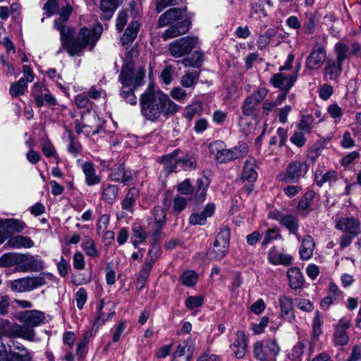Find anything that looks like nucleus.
Here are the masks:
<instances>
[{
	"label": "nucleus",
	"mask_w": 361,
	"mask_h": 361,
	"mask_svg": "<svg viewBox=\"0 0 361 361\" xmlns=\"http://www.w3.org/2000/svg\"><path fill=\"white\" fill-rule=\"evenodd\" d=\"M140 106L142 116L152 122L157 121L161 116H173L180 108L168 94L153 85H149L140 95Z\"/></svg>",
	"instance_id": "1"
},
{
	"label": "nucleus",
	"mask_w": 361,
	"mask_h": 361,
	"mask_svg": "<svg viewBox=\"0 0 361 361\" xmlns=\"http://www.w3.org/2000/svg\"><path fill=\"white\" fill-rule=\"evenodd\" d=\"M54 27L60 32L61 42V48L56 53L59 54L62 51V49H65L71 56L81 55L85 48L92 50L100 38L103 30L99 24L96 25L92 29L82 27L77 38L69 42L68 39L72 35L73 31L68 27L65 24H59V20H55Z\"/></svg>",
	"instance_id": "2"
},
{
	"label": "nucleus",
	"mask_w": 361,
	"mask_h": 361,
	"mask_svg": "<svg viewBox=\"0 0 361 361\" xmlns=\"http://www.w3.org/2000/svg\"><path fill=\"white\" fill-rule=\"evenodd\" d=\"M145 75V69L142 67L135 69L133 63L130 61L122 67L119 75V80L122 84L121 96L130 105L134 106L137 104L134 91L144 84Z\"/></svg>",
	"instance_id": "3"
},
{
	"label": "nucleus",
	"mask_w": 361,
	"mask_h": 361,
	"mask_svg": "<svg viewBox=\"0 0 361 361\" xmlns=\"http://www.w3.org/2000/svg\"><path fill=\"white\" fill-rule=\"evenodd\" d=\"M159 27L169 25L161 34L164 40L176 37L186 33L190 28V23L184 9L171 8L161 14L158 20Z\"/></svg>",
	"instance_id": "4"
},
{
	"label": "nucleus",
	"mask_w": 361,
	"mask_h": 361,
	"mask_svg": "<svg viewBox=\"0 0 361 361\" xmlns=\"http://www.w3.org/2000/svg\"><path fill=\"white\" fill-rule=\"evenodd\" d=\"M104 121L100 118L94 111H87L82 114L80 120L75 121V131L89 137L93 135L104 132Z\"/></svg>",
	"instance_id": "5"
},
{
	"label": "nucleus",
	"mask_w": 361,
	"mask_h": 361,
	"mask_svg": "<svg viewBox=\"0 0 361 361\" xmlns=\"http://www.w3.org/2000/svg\"><path fill=\"white\" fill-rule=\"evenodd\" d=\"M54 279V276L52 274L42 272L36 276H27L11 281L10 287L15 292H29L47 284L49 281H53Z\"/></svg>",
	"instance_id": "6"
},
{
	"label": "nucleus",
	"mask_w": 361,
	"mask_h": 361,
	"mask_svg": "<svg viewBox=\"0 0 361 361\" xmlns=\"http://www.w3.org/2000/svg\"><path fill=\"white\" fill-rule=\"evenodd\" d=\"M280 351L277 341L273 338L257 341L253 347L254 356L258 361H276Z\"/></svg>",
	"instance_id": "7"
},
{
	"label": "nucleus",
	"mask_w": 361,
	"mask_h": 361,
	"mask_svg": "<svg viewBox=\"0 0 361 361\" xmlns=\"http://www.w3.org/2000/svg\"><path fill=\"white\" fill-rule=\"evenodd\" d=\"M177 150L161 157V163L166 170L171 173L173 171H188L196 167L195 159L190 155H185L181 158L178 157Z\"/></svg>",
	"instance_id": "8"
},
{
	"label": "nucleus",
	"mask_w": 361,
	"mask_h": 361,
	"mask_svg": "<svg viewBox=\"0 0 361 361\" xmlns=\"http://www.w3.org/2000/svg\"><path fill=\"white\" fill-rule=\"evenodd\" d=\"M307 164L301 160L291 161L286 167L285 172H281L277 176L279 181L285 183H298L301 177L307 172Z\"/></svg>",
	"instance_id": "9"
},
{
	"label": "nucleus",
	"mask_w": 361,
	"mask_h": 361,
	"mask_svg": "<svg viewBox=\"0 0 361 361\" xmlns=\"http://www.w3.org/2000/svg\"><path fill=\"white\" fill-rule=\"evenodd\" d=\"M199 42L197 37H184L171 42L169 49L171 56L179 58L189 54Z\"/></svg>",
	"instance_id": "10"
},
{
	"label": "nucleus",
	"mask_w": 361,
	"mask_h": 361,
	"mask_svg": "<svg viewBox=\"0 0 361 361\" xmlns=\"http://www.w3.org/2000/svg\"><path fill=\"white\" fill-rule=\"evenodd\" d=\"M44 268V262L28 254H19L16 271L20 272L39 271Z\"/></svg>",
	"instance_id": "11"
},
{
	"label": "nucleus",
	"mask_w": 361,
	"mask_h": 361,
	"mask_svg": "<svg viewBox=\"0 0 361 361\" xmlns=\"http://www.w3.org/2000/svg\"><path fill=\"white\" fill-rule=\"evenodd\" d=\"M34 100L39 106L44 104L55 105L56 99L51 95L49 90L42 85L35 84L32 89Z\"/></svg>",
	"instance_id": "12"
},
{
	"label": "nucleus",
	"mask_w": 361,
	"mask_h": 361,
	"mask_svg": "<svg viewBox=\"0 0 361 361\" xmlns=\"http://www.w3.org/2000/svg\"><path fill=\"white\" fill-rule=\"evenodd\" d=\"M298 70L299 68L294 73L289 75L281 72L276 73L273 75L270 82L274 87L288 92L293 87L298 78Z\"/></svg>",
	"instance_id": "13"
},
{
	"label": "nucleus",
	"mask_w": 361,
	"mask_h": 361,
	"mask_svg": "<svg viewBox=\"0 0 361 361\" xmlns=\"http://www.w3.org/2000/svg\"><path fill=\"white\" fill-rule=\"evenodd\" d=\"M336 228L355 237L360 231V222L357 219L353 217H342L337 221Z\"/></svg>",
	"instance_id": "14"
},
{
	"label": "nucleus",
	"mask_w": 361,
	"mask_h": 361,
	"mask_svg": "<svg viewBox=\"0 0 361 361\" xmlns=\"http://www.w3.org/2000/svg\"><path fill=\"white\" fill-rule=\"evenodd\" d=\"M326 57V54L324 48L317 45L306 59V67L310 70H317L323 65Z\"/></svg>",
	"instance_id": "15"
},
{
	"label": "nucleus",
	"mask_w": 361,
	"mask_h": 361,
	"mask_svg": "<svg viewBox=\"0 0 361 361\" xmlns=\"http://www.w3.org/2000/svg\"><path fill=\"white\" fill-rule=\"evenodd\" d=\"M18 320L20 323L29 326L31 328L41 324L44 320V314L39 310H25L20 313Z\"/></svg>",
	"instance_id": "16"
},
{
	"label": "nucleus",
	"mask_w": 361,
	"mask_h": 361,
	"mask_svg": "<svg viewBox=\"0 0 361 361\" xmlns=\"http://www.w3.org/2000/svg\"><path fill=\"white\" fill-rule=\"evenodd\" d=\"M235 336V339L230 345V348L235 357L240 359L245 355L247 352V336L244 331L240 330L236 332Z\"/></svg>",
	"instance_id": "17"
},
{
	"label": "nucleus",
	"mask_w": 361,
	"mask_h": 361,
	"mask_svg": "<svg viewBox=\"0 0 361 361\" xmlns=\"http://www.w3.org/2000/svg\"><path fill=\"white\" fill-rule=\"evenodd\" d=\"M279 304L280 307V317L292 322L295 317L293 299L286 295H280L279 298Z\"/></svg>",
	"instance_id": "18"
},
{
	"label": "nucleus",
	"mask_w": 361,
	"mask_h": 361,
	"mask_svg": "<svg viewBox=\"0 0 361 361\" xmlns=\"http://www.w3.org/2000/svg\"><path fill=\"white\" fill-rule=\"evenodd\" d=\"M215 211V205L213 203H208L201 212H192L189 217V224L190 225H205L207 219L211 217Z\"/></svg>",
	"instance_id": "19"
},
{
	"label": "nucleus",
	"mask_w": 361,
	"mask_h": 361,
	"mask_svg": "<svg viewBox=\"0 0 361 361\" xmlns=\"http://www.w3.org/2000/svg\"><path fill=\"white\" fill-rule=\"evenodd\" d=\"M293 259L290 255L281 252L275 247L271 248L268 252V260L273 265L288 266L292 264Z\"/></svg>",
	"instance_id": "20"
},
{
	"label": "nucleus",
	"mask_w": 361,
	"mask_h": 361,
	"mask_svg": "<svg viewBox=\"0 0 361 361\" xmlns=\"http://www.w3.org/2000/svg\"><path fill=\"white\" fill-rule=\"evenodd\" d=\"M350 323L348 321L341 319L338 322L335 328L334 342L336 345H344L349 341V337L346 333V330L349 328Z\"/></svg>",
	"instance_id": "21"
},
{
	"label": "nucleus",
	"mask_w": 361,
	"mask_h": 361,
	"mask_svg": "<svg viewBox=\"0 0 361 361\" xmlns=\"http://www.w3.org/2000/svg\"><path fill=\"white\" fill-rule=\"evenodd\" d=\"M257 178L256 161L252 158H249L244 164L240 181L246 180L252 183L256 180Z\"/></svg>",
	"instance_id": "22"
},
{
	"label": "nucleus",
	"mask_w": 361,
	"mask_h": 361,
	"mask_svg": "<svg viewBox=\"0 0 361 361\" xmlns=\"http://www.w3.org/2000/svg\"><path fill=\"white\" fill-rule=\"evenodd\" d=\"M209 151L218 161L221 163L226 162L227 149L223 141L215 140L212 142L209 145Z\"/></svg>",
	"instance_id": "23"
},
{
	"label": "nucleus",
	"mask_w": 361,
	"mask_h": 361,
	"mask_svg": "<svg viewBox=\"0 0 361 361\" xmlns=\"http://www.w3.org/2000/svg\"><path fill=\"white\" fill-rule=\"evenodd\" d=\"M0 361H31V355L24 348L21 353L0 350Z\"/></svg>",
	"instance_id": "24"
},
{
	"label": "nucleus",
	"mask_w": 361,
	"mask_h": 361,
	"mask_svg": "<svg viewBox=\"0 0 361 361\" xmlns=\"http://www.w3.org/2000/svg\"><path fill=\"white\" fill-rule=\"evenodd\" d=\"M343 64L333 60H328L324 70L326 80H336L342 72Z\"/></svg>",
	"instance_id": "25"
},
{
	"label": "nucleus",
	"mask_w": 361,
	"mask_h": 361,
	"mask_svg": "<svg viewBox=\"0 0 361 361\" xmlns=\"http://www.w3.org/2000/svg\"><path fill=\"white\" fill-rule=\"evenodd\" d=\"M11 333L16 337L22 338L28 341H33L35 331L32 328L26 325L14 324L11 328Z\"/></svg>",
	"instance_id": "26"
},
{
	"label": "nucleus",
	"mask_w": 361,
	"mask_h": 361,
	"mask_svg": "<svg viewBox=\"0 0 361 361\" xmlns=\"http://www.w3.org/2000/svg\"><path fill=\"white\" fill-rule=\"evenodd\" d=\"M258 104L256 102H255L252 98L249 97H246L241 107L243 116H241L239 118L238 123L240 126L243 127L247 124L245 116H250L253 115L255 107Z\"/></svg>",
	"instance_id": "27"
},
{
	"label": "nucleus",
	"mask_w": 361,
	"mask_h": 361,
	"mask_svg": "<svg viewBox=\"0 0 361 361\" xmlns=\"http://www.w3.org/2000/svg\"><path fill=\"white\" fill-rule=\"evenodd\" d=\"M280 224L285 227L289 231L290 234L295 235L298 240H300V236L298 233L299 230V222L295 216L286 214V216H284Z\"/></svg>",
	"instance_id": "28"
},
{
	"label": "nucleus",
	"mask_w": 361,
	"mask_h": 361,
	"mask_svg": "<svg viewBox=\"0 0 361 361\" xmlns=\"http://www.w3.org/2000/svg\"><path fill=\"white\" fill-rule=\"evenodd\" d=\"M314 248V239L309 235H305L302 240L300 248V255L301 259L303 260L310 259L312 256Z\"/></svg>",
	"instance_id": "29"
},
{
	"label": "nucleus",
	"mask_w": 361,
	"mask_h": 361,
	"mask_svg": "<svg viewBox=\"0 0 361 361\" xmlns=\"http://www.w3.org/2000/svg\"><path fill=\"white\" fill-rule=\"evenodd\" d=\"M123 0H101L100 8L103 13L102 18L108 20L111 18L115 10Z\"/></svg>",
	"instance_id": "30"
},
{
	"label": "nucleus",
	"mask_w": 361,
	"mask_h": 361,
	"mask_svg": "<svg viewBox=\"0 0 361 361\" xmlns=\"http://www.w3.org/2000/svg\"><path fill=\"white\" fill-rule=\"evenodd\" d=\"M8 245L13 249L31 248L34 247V242L27 236L16 235L8 240Z\"/></svg>",
	"instance_id": "31"
},
{
	"label": "nucleus",
	"mask_w": 361,
	"mask_h": 361,
	"mask_svg": "<svg viewBox=\"0 0 361 361\" xmlns=\"http://www.w3.org/2000/svg\"><path fill=\"white\" fill-rule=\"evenodd\" d=\"M0 227L12 233H19L25 229L26 224L23 221L16 219H0Z\"/></svg>",
	"instance_id": "32"
},
{
	"label": "nucleus",
	"mask_w": 361,
	"mask_h": 361,
	"mask_svg": "<svg viewBox=\"0 0 361 361\" xmlns=\"http://www.w3.org/2000/svg\"><path fill=\"white\" fill-rule=\"evenodd\" d=\"M287 277L292 289L300 288L303 284L304 279L298 268H290L287 271Z\"/></svg>",
	"instance_id": "33"
},
{
	"label": "nucleus",
	"mask_w": 361,
	"mask_h": 361,
	"mask_svg": "<svg viewBox=\"0 0 361 361\" xmlns=\"http://www.w3.org/2000/svg\"><path fill=\"white\" fill-rule=\"evenodd\" d=\"M248 152V147L245 142H239L238 145L226 151V162L245 157Z\"/></svg>",
	"instance_id": "34"
},
{
	"label": "nucleus",
	"mask_w": 361,
	"mask_h": 361,
	"mask_svg": "<svg viewBox=\"0 0 361 361\" xmlns=\"http://www.w3.org/2000/svg\"><path fill=\"white\" fill-rule=\"evenodd\" d=\"M82 171L85 176V182L88 185H94L100 182V178L96 175L94 165L90 162H85Z\"/></svg>",
	"instance_id": "35"
},
{
	"label": "nucleus",
	"mask_w": 361,
	"mask_h": 361,
	"mask_svg": "<svg viewBox=\"0 0 361 361\" xmlns=\"http://www.w3.org/2000/svg\"><path fill=\"white\" fill-rule=\"evenodd\" d=\"M139 27L140 24L137 20H133L129 24L121 39V43L123 46L132 42L135 39L137 35Z\"/></svg>",
	"instance_id": "36"
},
{
	"label": "nucleus",
	"mask_w": 361,
	"mask_h": 361,
	"mask_svg": "<svg viewBox=\"0 0 361 361\" xmlns=\"http://www.w3.org/2000/svg\"><path fill=\"white\" fill-rule=\"evenodd\" d=\"M314 197V192L308 191L299 201L297 209L302 215L306 216L310 212Z\"/></svg>",
	"instance_id": "37"
},
{
	"label": "nucleus",
	"mask_w": 361,
	"mask_h": 361,
	"mask_svg": "<svg viewBox=\"0 0 361 361\" xmlns=\"http://www.w3.org/2000/svg\"><path fill=\"white\" fill-rule=\"evenodd\" d=\"M208 185V180L206 178L203 177L197 179V189L194 197V201L196 204H200L205 200Z\"/></svg>",
	"instance_id": "38"
},
{
	"label": "nucleus",
	"mask_w": 361,
	"mask_h": 361,
	"mask_svg": "<svg viewBox=\"0 0 361 361\" xmlns=\"http://www.w3.org/2000/svg\"><path fill=\"white\" fill-rule=\"evenodd\" d=\"M192 354V347L187 343L180 345L173 355V361H190Z\"/></svg>",
	"instance_id": "39"
},
{
	"label": "nucleus",
	"mask_w": 361,
	"mask_h": 361,
	"mask_svg": "<svg viewBox=\"0 0 361 361\" xmlns=\"http://www.w3.org/2000/svg\"><path fill=\"white\" fill-rule=\"evenodd\" d=\"M110 178L113 181H120L124 184H128L131 180L132 176L127 174L123 165H119L111 171Z\"/></svg>",
	"instance_id": "40"
},
{
	"label": "nucleus",
	"mask_w": 361,
	"mask_h": 361,
	"mask_svg": "<svg viewBox=\"0 0 361 361\" xmlns=\"http://www.w3.org/2000/svg\"><path fill=\"white\" fill-rule=\"evenodd\" d=\"M316 183L322 185L326 182L335 181L337 178V173L335 171H329L323 173L321 170H317L314 173Z\"/></svg>",
	"instance_id": "41"
},
{
	"label": "nucleus",
	"mask_w": 361,
	"mask_h": 361,
	"mask_svg": "<svg viewBox=\"0 0 361 361\" xmlns=\"http://www.w3.org/2000/svg\"><path fill=\"white\" fill-rule=\"evenodd\" d=\"M82 247L85 252V254L89 257L94 258L98 257L99 255L96 243L94 240L90 237L84 238L82 243Z\"/></svg>",
	"instance_id": "42"
},
{
	"label": "nucleus",
	"mask_w": 361,
	"mask_h": 361,
	"mask_svg": "<svg viewBox=\"0 0 361 361\" xmlns=\"http://www.w3.org/2000/svg\"><path fill=\"white\" fill-rule=\"evenodd\" d=\"M137 195L138 190L135 188H131L125 199L122 201V208L126 211L132 212L134 202Z\"/></svg>",
	"instance_id": "43"
},
{
	"label": "nucleus",
	"mask_w": 361,
	"mask_h": 361,
	"mask_svg": "<svg viewBox=\"0 0 361 361\" xmlns=\"http://www.w3.org/2000/svg\"><path fill=\"white\" fill-rule=\"evenodd\" d=\"M152 254V250H150L149 251L148 257L146 259V262L140 271L138 280L140 281L141 282H143L147 279L154 263V259Z\"/></svg>",
	"instance_id": "44"
},
{
	"label": "nucleus",
	"mask_w": 361,
	"mask_h": 361,
	"mask_svg": "<svg viewBox=\"0 0 361 361\" xmlns=\"http://www.w3.org/2000/svg\"><path fill=\"white\" fill-rule=\"evenodd\" d=\"M305 344L303 341L298 342L287 353V359L290 361H301Z\"/></svg>",
	"instance_id": "45"
},
{
	"label": "nucleus",
	"mask_w": 361,
	"mask_h": 361,
	"mask_svg": "<svg viewBox=\"0 0 361 361\" xmlns=\"http://www.w3.org/2000/svg\"><path fill=\"white\" fill-rule=\"evenodd\" d=\"M336 61L343 64V61L350 56V48L344 43L339 42L335 45Z\"/></svg>",
	"instance_id": "46"
},
{
	"label": "nucleus",
	"mask_w": 361,
	"mask_h": 361,
	"mask_svg": "<svg viewBox=\"0 0 361 361\" xmlns=\"http://www.w3.org/2000/svg\"><path fill=\"white\" fill-rule=\"evenodd\" d=\"M147 234L145 231L140 226H135L133 228V235L131 241L135 247L145 242Z\"/></svg>",
	"instance_id": "47"
},
{
	"label": "nucleus",
	"mask_w": 361,
	"mask_h": 361,
	"mask_svg": "<svg viewBox=\"0 0 361 361\" xmlns=\"http://www.w3.org/2000/svg\"><path fill=\"white\" fill-rule=\"evenodd\" d=\"M118 188L114 185H103L102 199L109 203L113 202L117 197Z\"/></svg>",
	"instance_id": "48"
},
{
	"label": "nucleus",
	"mask_w": 361,
	"mask_h": 361,
	"mask_svg": "<svg viewBox=\"0 0 361 361\" xmlns=\"http://www.w3.org/2000/svg\"><path fill=\"white\" fill-rule=\"evenodd\" d=\"M18 255L19 254L18 253H6L0 257V267H9L16 266L18 267Z\"/></svg>",
	"instance_id": "49"
},
{
	"label": "nucleus",
	"mask_w": 361,
	"mask_h": 361,
	"mask_svg": "<svg viewBox=\"0 0 361 361\" xmlns=\"http://www.w3.org/2000/svg\"><path fill=\"white\" fill-rule=\"evenodd\" d=\"M227 249L228 247L224 245L222 247L221 244H216L214 242L213 247L208 252V256L212 259H221L226 255Z\"/></svg>",
	"instance_id": "50"
},
{
	"label": "nucleus",
	"mask_w": 361,
	"mask_h": 361,
	"mask_svg": "<svg viewBox=\"0 0 361 361\" xmlns=\"http://www.w3.org/2000/svg\"><path fill=\"white\" fill-rule=\"evenodd\" d=\"M202 111V104L199 102H194L185 108L184 116L188 120L191 121L196 115L200 114Z\"/></svg>",
	"instance_id": "51"
},
{
	"label": "nucleus",
	"mask_w": 361,
	"mask_h": 361,
	"mask_svg": "<svg viewBox=\"0 0 361 361\" xmlns=\"http://www.w3.org/2000/svg\"><path fill=\"white\" fill-rule=\"evenodd\" d=\"M154 219L155 221L156 229H161L166 222L165 211L160 207H155L154 209Z\"/></svg>",
	"instance_id": "52"
},
{
	"label": "nucleus",
	"mask_w": 361,
	"mask_h": 361,
	"mask_svg": "<svg viewBox=\"0 0 361 361\" xmlns=\"http://www.w3.org/2000/svg\"><path fill=\"white\" fill-rule=\"evenodd\" d=\"M67 149L69 153L76 157L82 150V146L78 140L75 139L72 134H69L68 137Z\"/></svg>",
	"instance_id": "53"
},
{
	"label": "nucleus",
	"mask_w": 361,
	"mask_h": 361,
	"mask_svg": "<svg viewBox=\"0 0 361 361\" xmlns=\"http://www.w3.org/2000/svg\"><path fill=\"white\" fill-rule=\"evenodd\" d=\"M277 135L271 137L269 144L276 145L279 144L280 147L285 145L287 140V130L283 128H279L276 132Z\"/></svg>",
	"instance_id": "54"
},
{
	"label": "nucleus",
	"mask_w": 361,
	"mask_h": 361,
	"mask_svg": "<svg viewBox=\"0 0 361 361\" xmlns=\"http://www.w3.org/2000/svg\"><path fill=\"white\" fill-rule=\"evenodd\" d=\"M27 88V82L24 79H20L16 83L11 85L10 94L12 96H18L23 94Z\"/></svg>",
	"instance_id": "55"
},
{
	"label": "nucleus",
	"mask_w": 361,
	"mask_h": 361,
	"mask_svg": "<svg viewBox=\"0 0 361 361\" xmlns=\"http://www.w3.org/2000/svg\"><path fill=\"white\" fill-rule=\"evenodd\" d=\"M229 240L230 231L228 228L224 227L221 228L214 242L216 243V244H221L222 247L224 245L228 247Z\"/></svg>",
	"instance_id": "56"
},
{
	"label": "nucleus",
	"mask_w": 361,
	"mask_h": 361,
	"mask_svg": "<svg viewBox=\"0 0 361 361\" xmlns=\"http://www.w3.org/2000/svg\"><path fill=\"white\" fill-rule=\"evenodd\" d=\"M281 238V235L280 234L279 228H275L268 229L265 232L262 244V245H267L271 240H279Z\"/></svg>",
	"instance_id": "57"
},
{
	"label": "nucleus",
	"mask_w": 361,
	"mask_h": 361,
	"mask_svg": "<svg viewBox=\"0 0 361 361\" xmlns=\"http://www.w3.org/2000/svg\"><path fill=\"white\" fill-rule=\"evenodd\" d=\"M198 78L197 71L187 73L181 78L180 84L184 87H190L195 83V80Z\"/></svg>",
	"instance_id": "58"
},
{
	"label": "nucleus",
	"mask_w": 361,
	"mask_h": 361,
	"mask_svg": "<svg viewBox=\"0 0 361 361\" xmlns=\"http://www.w3.org/2000/svg\"><path fill=\"white\" fill-rule=\"evenodd\" d=\"M197 280V275L193 271H186L181 276V282L187 286H194Z\"/></svg>",
	"instance_id": "59"
},
{
	"label": "nucleus",
	"mask_w": 361,
	"mask_h": 361,
	"mask_svg": "<svg viewBox=\"0 0 361 361\" xmlns=\"http://www.w3.org/2000/svg\"><path fill=\"white\" fill-rule=\"evenodd\" d=\"M313 117L312 116H303L300 121L298 128L303 133H310L312 126Z\"/></svg>",
	"instance_id": "60"
},
{
	"label": "nucleus",
	"mask_w": 361,
	"mask_h": 361,
	"mask_svg": "<svg viewBox=\"0 0 361 361\" xmlns=\"http://www.w3.org/2000/svg\"><path fill=\"white\" fill-rule=\"evenodd\" d=\"M267 16V13L261 5L255 3L251 4V10L249 15L250 18L257 19Z\"/></svg>",
	"instance_id": "61"
},
{
	"label": "nucleus",
	"mask_w": 361,
	"mask_h": 361,
	"mask_svg": "<svg viewBox=\"0 0 361 361\" xmlns=\"http://www.w3.org/2000/svg\"><path fill=\"white\" fill-rule=\"evenodd\" d=\"M295 305L298 309L306 312H312L314 310L313 303L310 300L305 298L296 299Z\"/></svg>",
	"instance_id": "62"
},
{
	"label": "nucleus",
	"mask_w": 361,
	"mask_h": 361,
	"mask_svg": "<svg viewBox=\"0 0 361 361\" xmlns=\"http://www.w3.org/2000/svg\"><path fill=\"white\" fill-rule=\"evenodd\" d=\"M203 303L204 298L202 296H190L185 302V306L190 310L201 307Z\"/></svg>",
	"instance_id": "63"
},
{
	"label": "nucleus",
	"mask_w": 361,
	"mask_h": 361,
	"mask_svg": "<svg viewBox=\"0 0 361 361\" xmlns=\"http://www.w3.org/2000/svg\"><path fill=\"white\" fill-rule=\"evenodd\" d=\"M170 96L175 100L180 102H185L187 97L186 91L181 87H175L170 92Z\"/></svg>",
	"instance_id": "64"
}]
</instances>
